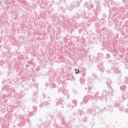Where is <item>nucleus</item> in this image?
Listing matches in <instances>:
<instances>
[{"label": "nucleus", "mask_w": 128, "mask_h": 128, "mask_svg": "<svg viewBox=\"0 0 128 128\" xmlns=\"http://www.w3.org/2000/svg\"><path fill=\"white\" fill-rule=\"evenodd\" d=\"M63 94H68V90H64L62 91Z\"/></svg>", "instance_id": "obj_22"}, {"label": "nucleus", "mask_w": 128, "mask_h": 128, "mask_svg": "<svg viewBox=\"0 0 128 128\" xmlns=\"http://www.w3.org/2000/svg\"><path fill=\"white\" fill-rule=\"evenodd\" d=\"M99 70H100V72H104V68H102V66L100 69H99Z\"/></svg>", "instance_id": "obj_33"}, {"label": "nucleus", "mask_w": 128, "mask_h": 128, "mask_svg": "<svg viewBox=\"0 0 128 128\" xmlns=\"http://www.w3.org/2000/svg\"><path fill=\"white\" fill-rule=\"evenodd\" d=\"M119 110H120V112H122V110H124V107H120Z\"/></svg>", "instance_id": "obj_37"}, {"label": "nucleus", "mask_w": 128, "mask_h": 128, "mask_svg": "<svg viewBox=\"0 0 128 128\" xmlns=\"http://www.w3.org/2000/svg\"><path fill=\"white\" fill-rule=\"evenodd\" d=\"M75 72H76V74H80V70H76V69H75Z\"/></svg>", "instance_id": "obj_31"}, {"label": "nucleus", "mask_w": 128, "mask_h": 128, "mask_svg": "<svg viewBox=\"0 0 128 128\" xmlns=\"http://www.w3.org/2000/svg\"><path fill=\"white\" fill-rule=\"evenodd\" d=\"M120 89L121 90H126V85H123L122 86H120Z\"/></svg>", "instance_id": "obj_19"}, {"label": "nucleus", "mask_w": 128, "mask_h": 128, "mask_svg": "<svg viewBox=\"0 0 128 128\" xmlns=\"http://www.w3.org/2000/svg\"><path fill=\"white\" fill-rule=\"evenodd\" d=\"M33 96H34V98H38V92H34L33 93Z\"/></svg>", "instance_id": "obj_24"}, {"label": "nucleus", "mask_w": 128, "mask_h": 128, "mask_svg": "<svg viewBox=\"0 0 128 128\" xmlns=\"http://www.w3.org/2000/svg\"><path fill=\"white\" fill-rule=\"evenodd\" d=\"M102 110H100V108H97L96 110H92V108H90V109H88L87 112L88 114H92L94 112H96L94 114L93 116H96V114H98L100 113V112H102Z\"/></svg>", "instance_id": "obj_3"}, {"label": "nucleus", "mask_w": 128, "mask_h": 128, "mask_svg": "<svg viewBox=\"0 0 128 128\" xmlns=\"http://www.w3.org/2000/svg\"><path fill=\"white\" fill-rule=\"evenodd\" d=\"M43 106H44L43 103L40 104V108H42Z\"/></svg>", "instance_id": "obj_41"}, {"label": "nucleus", "mask_w": 128, "mask_h": 128, "mask_svg": "<svg viewBox=\"0 0 128 128\" xmlns=\"http://www.w3.org/2000/svg\"><path fill=\"white\" fill-rule=\"evenodd\" d=\"M104 99V95L102 94V95L100 94V93L97 92L95 93L94 96L92 97L93 100H102V99Z\"/></svg>", "instance_id": "obj_2"}, {"label": "nucleus", "mask_w": 128, "mask_h": 128, "mask_svg": "<svg viewBox=\"0 0 128 128\" xmlns=\"http://www.w3.org/2000/svg\"><path fill=\"white\" fill-rule=\"evenodd\" d=\"M82 2V0H80V2Z\"/></svg>", "instance_id": "obj_60"}, {"label": "nucleus", "mask_w": 128, "mask_h": 128, "mask_svg": "<svg viewBox=\"0 0 128 128\" xmlns=\"http://www.w3.org/2000/svg\"><path fill=\"white\" fill-rule=\"evenodd\" d=\"M110 90L108 92L106 90H103L102 92V94L104 96V98L105 100H106V98H108V96H114V92H112V89L110 88Z\"/></svg>", "instance_id": "obj_1"}, {"label": "nucleus", "mask_w": 128, "mask_h": 128, "mask_svg": "<svg viewBox=\"0 0 128 128\" xmlns=\"http://www.w3.org/2000/svg\"><path fill=\"white\" fill-rule=\"evenodd\" d=\"M90 4H89L87 6V8H88V10L93 9L94 8V4H92V1H90Z\"/></svg>", "instance_id": "obj_14"}, {"label": "nucleus", "mask_w": 128, "mask_h": 128, "mask_svg": "<svg viewBox=\"0 0 128 128\" xmlns=\"http://www.w3.org/2000/svg\"><path fill=\"white\" fill-rule=\"evenodd\" d=\"M95 4H96L97 6H96V8L98 10H100V2L98 0H95Z\"/></svg>", "instance_id": "obj_10"}, {"label": "nucleus", "mask_w": 128, "mask_h": 128, "mask_svg": "<svg viewBox=\"0 0 128 128\" xmlns=\"http://www.w3.org/2000/svg\"><path fill=\"white\" fill-rule=\"evenodd\" d=\"M126 112H127V114H128V108L126 109Z\"/></svg>", "instance_id": "obj_48"}, {"label": "nucleus", "mask_w": 128, "mask_h": 128, "mask_svg": "<svg viewBox=\"0 0 128 128\" xmlns=\"http://www.w3.org/2000/svg\"><path fill=\"white\" fill-rule=\"evenodd\" d=\"M78 114H80V116H84V112H83L82 110H78Z\"/></svg>", "instance_id": "obj_17"}, {"label": "nucleus", "mask_w": 128, "mask_h": 128, "mask_svg": "<svg viewBox=\"0 0 128 128\" xmlns=\"http://www.w3.org/2000/svg\"><path fill=\"white\" fill-rule=\"evenodd\" d=\"M2 98H6V95H5V94H4V95L2 96Z\"/></svg>", "instance_id": "obj_46"}, {"label": "nucleus", "mask_w": 128, "mask_h": 128, "mask_svg": "<svg viewBox=\"0 0 128 128\" xmlns=\"http://www.w3.org/2000/svg\"><path fill=\"white\" fill-rule=\"evenodd\" d=\"M80 126H82V124H80Z\"/></svg>", "instance_id": "obj_55"}, {"label": "nucleus", "mask_w": 128, "mask_h": 128, "mask_svg": "<svg viewBox=\"0 0 128 128\" xmlns=\"http://www.w3.org/2000/svg\"><path fill=\"white\" fill-rule=\"evenodd\" d=\"M90 124L91 126H94L95 123L94 121L92 120L90 122Z\"/></svg>", "instance_id": "obj_32"}, {"label": "nucleus", "mask_w": 128, "mask_h": 128, "mask_svg": "<svg viewBox=\"0 0 128 128\" xmlns=\"http://www.w3.org/2000/svg\"><path fill=\"white\" fill-rule=\"evenodd\" d=\"M50 102H48V101H45L44 102H43V106H44V108H48V106H50Z\"/></svg>", "instance_id": "obj_15"}, {"label": "nucleus", "mask_w": 128, "mask_h": 128, "mask_svg": "<svg viewBox=\"0 0 128 128\" xmlns=\"http://www.w3.org/2000/svg\"><path fill=\"white\" fill-rule=\"evenodd\" d=\"M23 126H24V123H23Z\"/></svg>", "instance_id": "obj_59"}, {"label": "nucleus", "mask_w": 128, "mask_h": 128, "mask_svg": "<svg viewBox=\"0 0 128 128\" xmlns=\"http://www.w3.org/2000/svg\"><path fill=\"white\" fill-rule=\"evenodd\" d=\"M106 72L108 74H110V72H112V69H110V70L106 71Z\"/></svg>", "instance_id": "obj_42"}, {"label": "nucleus", "mask_w": 128, "mask_h": 128, "mask_svg": "<svg viewBox=\"0 0 128 128\" xmlns=\"http://www.w3.org/2000/svg\"><path fill=\"white\" fill-rule=\"evenodd\" d=\"M124 82L125 84H128V78H124Z\"/></svg>", "instance_id": "obj_26"}, {"label": "nucleus", "mask_w": 128, "mask_h": 128, "mask_svg": "<svg viewBox=\"0 0 128 128\" xmlns=\"http://www.w3.org/2000/svg\"><path fill=\"white\" fill-rule=\"evenodd\" d=\"M68 98H70V96L68 95L67 100H68Z\"/></svg>", "instance_id": "obj_50"}, {"label": "nucleus", "mask_w": 128, "mask_h": 128, "mask_svg": "<svg viewBox=\"0 0 128 128\" xmlns=\"http://www.w3.org/2000/svg\"><path fill=\"white\" fill-rule=\"evenodd\" d=\"M32 108L34 110V112H36V111L38 110V108H36V106H33Z\"/></svg>", "instance_id": "obj_25"}, {"label": "nucleus", "mask_w": 128, "mask_h": 128, "mask_svg": "<svg viewBox=\"0 0 128 128\" xmlns=\"http://www.w3.org/2000/svg\"><path fill=\"white\" fill-rule=\"evenodd\" d=\"M72 120H76V118H72Z\"/></svg>", "instance_id": "obj_49"}, {"label": "nucleus", "mask_w": 128, "mask_h": 128, "mask_svg": "<svg viewBox=\"0 0 128 128\" xmlns=\"http://www.w3.org/2000/svg\"><path fill=\"white\" fill-rule=\"evenodd\" d=\"M126 70H128V66H126Z\"/></svg>", "instance_id": "obj_52"}, {"label": "nucleus", "mask_w": 128, "mask_h": 128, "mask_svg": "<svg viewBox=\"0 0 128 128\" xmlns=\"http://www.w3.org/2000/svg\"><path fill=\"white\" fill-rule=\"evenodd\" d=\"M111 72H114V74H118V78H120L122 76V72H120V70H118V68H111Z\"/></svg>", "instance_id": "obj_4"}, {"label": "nucleus", "mask_w": 128, "mask_h": 128, "mask_svg": "<svg viewBox=\"0 0 128 128\" xmlns=\"http://www.w3.org/2000/svg\"><path fill=\"white\" fill-rule=\"evenodd\" d=\"M114 56H116V54H114Z\"/></svg>", "instance_id": "obj_54"}, {"label": "nucleus", "mask_w": 128, "mask_h": 128, "mask_svg": "<svg viewBox=\"0 0 128 128\" xmlns=\"http://www.w3.org/2000/svg\"><path fill=\"white\" fill-rule=\"evenodd\" d=\"M92 88L91 86H89L88 88V90L89 92H90V90H92Z\"/></svg>", "instance_id": "obj_38"}, {"label": "nucleus", "mask_w": 128, "mask_h": 128, "mask_svg": "<svg viewBox=\"0 0 128 128\" xmlns=\"http://www.w3.org/2000/svg\"><path fill=\"white\" fill-rule=\"evenodd\" d=\"M106 84H107L108 87L109 88H110L112 90V80L108 79L106 80Z\"/></svg>", "instance_id": "obj_11"}, {"label": "nucleus", "mask_w": 128, "mask_h": 128, "mask_svg": "<svg viewBox=\"0 0 128 128\" xmlns=\"http://www.w3.org/2000/svg\"><path fill=\"white\" fill-rule=\"evenodd\" d=\"M38 99V98L36 97H34V96H33L32 97V101L33 102H36V100Z\"/></svg>", "instance_id": "obj_18"}, {"label": "nucleus", "mask_w": 128, "mask_h": 128, "mask_svg": "<svg viewBox=\"0 0 128 128\" xmlns=\"http://www.w3.org/2000/svg\"><path fill=\"white\" fill-rule=\"evenodd\" d=\"M78 122H84V120H82V119H79Z\"/></svg>", "instance_id": "obj_43"}, {"label": "nucleus", "mask_w": 128, "mask_h": 128, "mask_svg": "<svg viewBox=\"0 0 128 128\" xmlns=\"http://www.w3.org/2000/svg\"><path fill=\"white\" fill-rule=\"evenodd\" d=\"M7 86L2 88V90H8V88H6Z\"/></svg>", "instance_id": "obj_29"}, {"label": "nucleus", "mask_w": 128, "mask_h": 128, "mask_svg": "<svg viewBox=\"0 0 128 128\" xmlns=\"http://www.w3.org/2000/svg\"><path fill=\"white\" fill-rule=\"evenodd\" d=\"M73 116H76V113L74 112V113H73Z\"/></svg>", "instance_id": "obj_45"}, {"label": "nucleus", "mask_w": 128, "mask_h": 128, "mask_svg": "<svg viewBox=\"0 0 128 128\" xmlns=\"http://www.w3.org/2000/svg\"><path fill=\"white\" fill-rule=\"evenodd\" d=\"M109 112H112V108H109L108 109Z\"/></svg>", "instance_id": "obj_34"}, {"label": "nucleus", "mask_w": 128, "mask_h": 128, "mask_svg": "<svg viewBox=\"0 0 128 128\" xmlns=\"http://www.w3.org/2000/svg\"><path fill=\"white\" fill-rule=\"evenodd\" d=\"M48 98H50V97H49V96H48Z\"/></svg>", "instance_id": "obj_53"}, {"label": "nucleus", "mask_w": 128, "mask_h": 128, "mask_svg": "<svg viewBox=\"0 0 128 128\" xmlns=\"http://www.w3.org/2000/svg\"><path fill=\"white\" fill-rule=\"evenodd\" d=\"M109 62H112V63L114 62V60H110Z\"/></svg>", "instance_id": "obj_44"}, {"label": "nucleus", "mask_w": 128, "mask_h": 128, "mask_svg": "<svg viewBox=\"0 0 128 128\" xmlns=\"http://www.w3.org/2000/svg\"><path fill=\"white\" fill-rule=\"evenodd\" d=\"M55 102L57 106H58V104H62V108H64V105H62V99L61 98H56L55 100Z\"/></svg>", "instance_id": "obj_5"}, {"label": "nucleus", "mask_w": 128, "mask_h": 128, "mask_svg": "<svg viewBox=\"0 0 128 128\" xmlns=\"http://www.w3.org/2000/svg\"><path fill=\"white\" fill-rule=\"evenodd\" d=\"M24 122H30V120H28L26 118H24Z\"/></svg>", "instance_id": "obj_35"}, {"label": "nucleus", "mask_w": 128, "mask_h": 128, "mask_svg": "<svg viewBox=\"0 0 128 128\" xmlns=\"http://www.w3.org/2000/svg\"><path fill=\"white\" fill-rule=\"evenodd\" d=\"M22 98V96H19L18 98Z\"/></svg>", "instance_id": "obj_51"}, {"label": "nucleus", "mask_w": 128, "mask_h": 128, "mask_svg": "<svg viewBox=\"0 0 128 128\" xmlns=\"http://www.w3.org/2000/svg\"><path fill=\"white\" fill-rule=\"evenodd\" d=\"M90 99V96H86L85 97H84L83 99V102L84 104H86L88 100Z\"/></svg>", "instance_id": "obj_8"}, {"label": "nucleus", "mask_w": 128, "mask_h": 128, "mask_svg": "<svg viewBox=\"0 0 128 128\" xmlns=\"http://www.w3.org/2000/svg\"><path fill=\"white\" fill-rule=\"evenodd\" d=\"M80 11H78L77 13L74 15V18H78L80 16Z\"/></svg>", "instance_id": "obj_12"}, {"label": "nucleus", "mask_w": 128, "mask_h": 128, "mask_svg": "<svg viewBox=\"0 0 128 128\" xmlns=\"http://www.w3.org/2000/svg\"><path fill=\"white\" fill-rule=\"evenodd\" d=\"M62 124H66V121H64V118H62Z\"/></svg>", "instance_id": "obj_27"}, {"label": "nucleus", "mask_w": 128, "mask_h": 128, "mask_svg": "<svg viewBox=\"0 0 128 128\" xmlns=\"http://www.w3.org/2000/svg\"><path fill=\"white\" fill-rule=\"evenodd\" d=\"M50 88H56V85L54 82H52L50 84Z\"/></svg>", "instance_id": "obj_16"}, {"label": "nucleus", "mask_w": 128, "mask_h": 128, "mask_svg": "<svg viewBox=\"0 0 128 128\" xmlns=\"http://www.w3.org/2000/svg\"><path fill=\"white\" fill-rule=\"evenodd\" d=\"M85 90H86V88H85Z\"/></svg>", "instance_id": "obj_57"}, {"label": "nucleus", "mask_w": 128, "mask_h": 128, "mask_svg": "<svg viewBox=\"0 0 128 128\" xmlns=\"http://www.w3.org/2000/svg\"><path fill=\"white\" fill-rule=\"evenodd\" d=\"M0 4H2V2H0Z\"/></svg>", "instance_id": "obj_56"}, {"label": "nucleus", "mask_w": 128, "mask_h": 128, "mask_svg": "<svg viewBox=\"0 0 128 128\" xmlns=\"http://www.w3.org/2000/svg\"><path fill=\"white\" fill-rule=\"evenodd\" d=\"M92 76L93 77L92 80H98V76H96V74H93Z\"/></svg>", "instance_id": "obj_20"}, {"label": "nucleus", "mask_w": 128, "mask_h": 128, "mask_svg": "<svg viewBox=\"0 0 128 128\" xmlns=\"http://www.w3.org/2000/svg\"><path fill=\"white\" fill-rule=\"evenodd\" d=\"M49 102H50V100H49Z\"/></svg>", "instance_id": "obj_58"}, {"label": "nucleus", "mask_w": 128, "mask_h": 128, "mask_svg": "<svg viewBox=\"0 0 128 128\" xmlns=\"http://www.w3.org/2000/svg\"><path fill=\"white\" fill-rule=\"evenodd\" d=\"M122 98L123 100H126V98H128V93H126V92H123L122 93Z\"/></svg>", "instance_id": "obj_9"}, {"label": "nucleus", "mask_w": 128, "mask_h": 128, "mask_svg": "<svg viewBox=\"0 0 128 128\" xmlns=\"http://www.w3.org/2000/svg\"><path fill=\"white\" fill-rule=\"evenodd\" d=\"M33 86H34V88H36V90H38V84H34Z\"/></svg>", "instance_id": "obj_23"}, {"label": "nucleus", "mask_w": 128, "mask_h": 128, "mask_svg": "<svg viewBox=\"0 0 128 128\" xmlns=\"http://www.w3.org/2000/svg\"><path fill=\"white\" fill-rule=\"evenodd\" d=\"M66 82H62L60 84L59 88L58 89V92H62V90H64V88H66Z\"/></svg>", "instance_id": "obj_6"}, {"label": "nucleus", "mask_w": 128, "mask_h": 128, "mask_svg": "<svg viewBox=\"0 0 128 128\" xmlns=\"http://www.w3.org/2000/svg\"><path fill=\"white\" fill-rule=\"evenodd\" d=\"M46 86H48V83H46Z\"/></svg>", "instance_id": "obj_47"}, {"label": "nucleus", "mask_w": 128, "mask_h": 128, "mask_svg": "<svg viewBox=\"0 0 128 128\" xmlns=\"http://www.w3.org/2000/svg\"><path fill=\"white\" fill-rule=\"evenodd\" d=\"M4 64V61L2 60H0V66H2Z\"/></svg>", "instance_id": "obj_28"}, {"label": "nucleus", "mask_w": 128, "mask_h": 128, "mask_svg": "<svg viewBox=\"0 0 128 128\" xmlns=\"http://www.w3.org/2000/svg\"><path fill=\"white\" fill-rule=\"evenodd\" d=\"M111 52H118V51L116 50L115 49L111 50Z\"/></svg>", "instance_id": "obj_36"}, {"label": "nucleus", "mask_w": 128, "mask_h": 128, "mask_svg": "<svg viewBox=\"0 0 128 128\" xmlns=\"http://www.w3.org/2000/svg\"><path fill=\"white\" fill-rule=\"evenodd\" d=\"M72 104H70L69 106H68V108H70V110H72V108L74 106H76V104H77V102L76 100H72Z\"/></svg>", "instance_id": "obj_7"}, {"label": "nucleus", "mask_w": 128, "mask_h": 128, "mask_svg": "<svg viewBox=\"0 0 128 128\" xmlns=\"http://www.w3.org/2000/svg\"><path fill=\"white\" fill-rule=\"evenodd\" d=\"M6 82V80H4L2 82V83L3 84H4Z\"/></svg>", "instance_id": "obj_40"}, {"label": "nucleus", "mask_w": 128, "mask_h": 128, "mask_svg": "<svg viewBox=\"0 0 128 128\" xmlns=\"http://www.w3.org/2000/svg\"><path fill=\"white\" fill-rule=\"evenodd\" d=\"M106 57H107V58H110V54H106Z\"/></svg>", "instance_id": "obj_39"}, {"label": "nucleus", "mask_w": 128, "mask_h": 128, "mask_svg": "<svg viewBox=\"0 0 128 128\" xmlns=\"http://www.w3.org/2000/svg\"><path fill=\"white\" fill-rule=\"evenodd\" d=\"M34 116V114L32 113V112H29L28 116Z\"/></svg>", "instance_id": "obj_30"}, {"label": "nucleus", "mask_w": 128, "mask_h": 128, "mask_svg": "<svg viewBox=\"0 0 128 128\" xmlns=\"http://www.w3.org/2000/svg\"><path fill=\"white\" fill-rule=\"evenodd\" d=\"M120 106V103H118L116 102H112V108H116H116H118V106Z\"/></svg>", "instance_id": "obj_13"}, {"label": "nucleus", "mask_w": 128, "mask_h": 128, "mask_svg": "<svg viewBox=\"0 0 128 128\" xmlns=\"http://www.w3.org/2000/svg\"><path fill=\"white\" fill-rule=\"evenodd\" d=\"M82 120L84 122H86L88 121V117L86 116H84Z\"/></svg>", "instance_id": "obj_21"}]
</instances>
